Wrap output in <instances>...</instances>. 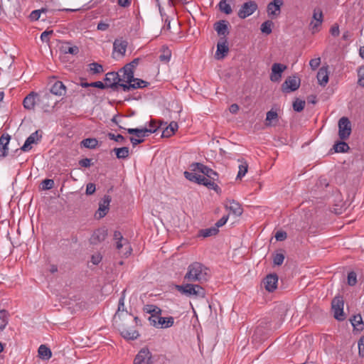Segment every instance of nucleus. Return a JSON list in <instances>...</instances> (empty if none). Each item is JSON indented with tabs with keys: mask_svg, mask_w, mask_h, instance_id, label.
Returning a JSON list of instances; mask_svg holds the SVG:
<instances>
[{
	"mask_svg": "<svg viewBox=\"0 0 364 364\" xmlns=\"http://www.w3.org/2000/svg\"><path fill=\"white\" fill-rule=\"evenodd\" d=\"M283 5L282 0H273L267 5V13L270 16H277L280 14L281 6Z\"/></svg>",
	"mask_w": 364,
	"mask_h": 364,
	"instance_id": "4be33fe9",
	"label": "nucleus"
},
{
	"mask_svg": "<svg viewBox=\"0 0 364 364\" xmlns=\"http://www.w3.org/2000/svg\"><path fill=\"white\" fill-rule=\"evenodd\" d=\"M278 277L276 274H268L264 279L266 290L272 292L277 287Z\"/></svg>",
	"mask_w": 364,
	"mask_h": 364,
	"instance_id": "a211bd4d",
	"label": "nucleus"
},
{
	"mask_svg": "<svg viewBox=\"0 0 364 364\" xmlns=\"http://www.w3.org/2000/svg\"><path fill=\"white\" fill-rule=\"evenodd\" d=\"M164 123L162 122H156V120H151L149 122V128H146V129H154V131L153 133H155L157 132V130L161 128Z\"/></svg>",
	"mask_w": 364,
	"mask_h": 364,
	"instance_id": "864d4df0",
	"label": "nucleus"
},
{
	"mask_svg": "<svg viewBox=\"0 0 364 364\" xmlns=\"http://www.w3.org/2000/svg\"><path fill=\"white\" fill-rule=\"evenodd\" d=\"M176 288L180 293L188 296H196L204 297L205 294L204 289L201 286L198 284H186L183 285H176Z\"/></svg>",
	"mask_w": 364,
	"mask_h": 364,
	"instance_id": "7ed1b4c3",
	"label": "nucleus"
},
{
	"mask_svg": "<svg viewBox=\"0 0 364 364\" xmlns=\"http://www.w3.org/2000/svg\"><path fill=\"white\" fill-rule=\"evenodd\" d=\"M171 57V52L168 48H164L162 53L159 56L161 61L168 62Z\"/></svg>",
	"mask_w": 364,
	"mask_h": 364,
	"instance_id": "09e8293b",
	"label": "nucleus"
},
{
	"mask_svg": "<svg viewBox=\"0 0 364 364\" xmlns=\"http://www.w3.org/2000/svg\"><path fill=\"white\" fill-rule=\"evenodd\" d=\"M65 90L66 87L61 81H56L50 88V92L58 96L65 95Z\"/></svg>",
	"mask_w": 364,
	"mask_h": 364,
	"instance_id": "cd10ccee",
	"label": "nucleus"
},
{
	"mask_svg": "<svg viewBox=\"0 0 364 364\" xmlns=\"http://www.w3.org/2000/svg\"><path fill=\"white\" fill-rule=\"evenodd\" d=\"M90 71L94 74L100 73L103 71L102 65L97 63H92L89 65Z\"/></svg>",
	"mask_w": 364,
	"mask_h": 364,
	"instance_id": "8fccbe9b",
	"label": "nucleus"
},
{
	"mask_svg": "<svg viewBox=\"0 0 364 364\" xmlns=\"http://www.w3.org/2000/svg\"><path fill=\"white\" fill-rule=\"evenodd\" d=\"M257 9V4L255 1H249L241 6L237 15L239 18L244 19L251 16Z\"/></svg>",
	"mask_w": 364,
	"mask_h": 364,
	"instance_id": "0eeeda50",
	"label": "nucleus"
},
{
	"mask_svg": "<svg viewBox=\"0 0 364 364\" xmlns=\"http://www.w3.org/2000/svg\"><path fill=\"white\" fill-rule=\"evenodd\" d=\"M219 232V230H217V228L211 227L210 228H206L200 230V235L207 237L213 235H215Z\"/></svg>",
	"mask_w": 364,
	"mask_h": 364,
	"instance_id": "c03bdc74",
	"label": "nucleus"
},
{
	"mask_svg": "<svg viewBox=\"0 0 364 364\" xmlns=\"http://www.w3.org/2000/svg\"><path fill=\"white\" fill-rule=\"evenodd\" d=\"M219 9L225 14H230L232 11V8L226 0H221L218 4Z\"/></svg>",
	"mask_w": 364,
	"mask_h": 364,
	"instance_id": "37998d69",
	"label": "nucleus"
},
{
	"mask_svg": "<svg viewBox=\"0 0 364 364\" xmlns=\"http://www.w3.org/2000/svg\"><path fill=\"white\" fill-rule=\"evenodd\" d=\"M105 81L106 86L110 87L113 90H117L118 87H121V85H125L124 83H121L122 78L120 75L115 72L107 73Z\"/></svg>",
	"mask_w": 364,
	"mask_h": 364,
	"instance_id": "6e6552de",
	"label": "nucleus"
},
{
	"mask_svg": "<svg viewBox=\"0 0 364 364\" xmlns=\"http://www.w3.org/2000/svg\"><path fill=\"white\" fill-rule=\"evenodd\" d=\"M338 136L341 140L347 139L351 134V123L348 117H343L338 121Z\"/></svg>",
	"mask_w": 364,
	"mask_h": 364,
	"instance_id": "423d86ee",
	"label": "nucleus"
},
{
	"mask_svg": "<svg viewBox=\"0 0 364 364\" xmlns=\"http://www.w3.org/2000/svg\"><path fill=\"white\" fill-rule=\"evenodd\" d=\"M38 94L34 92L29 93L23 100V105L25 109L31 110L33 109L36 105V99Z\"/></svg>",
	"mask_w": 364,
	"mask_h": 364,
	"instance_id": "a878e982",
	"label": "nucleus"
},
{
	"mask_svg": "<svg viewBox=\"0 0 364 364\" xmlns=\"http://www.w3.org/2000/svg\"><path fill=\"white\" fill-rule=\"evenodd\" d=\"M111 200L112 198L109 196L105 195L100 202L99 208L96 213V214H98L99 218H104L108 213Z\"/></svg>",
	"mask_w": 364,
	"mask_h": 364,
	"instance_id": "dca6fc26",
	"label": "nucleus"
},
{
	"mask_svg": "<svg viewBox=\"0 0 364 364\" xmlns=\"http://www.w3.org/2000/svg\"><path fill=\"white\" fill-rule=\"evenodd\" d=\"M316 77L319 85L323 87L326 86L328 82V68L326 67L321 68L318 71Z\"/></svg>",
	"mask_w": 364,
	"mask_h": 364,
	"instance_id": "bb28decb",
	"label": "nucleus"
},
{
	"mask_svg": "<svg viewBox=\"0 0 364 364\" xmlns=\"http://www.w3.org/2000/svg\"><path fill=\"white\" fill-rule=\"evenodd\" d=\"M152 355L147 348H141L136 354L133 364H152Z\"/></svg>",
	"mask_w": 364,
	"mask_h": 364,
	"instance_id": "9b49d317",
	"label": "nucleus"
},
{
	"mask_svg": "<svg viewBox=\"0 0 364 364\" xmlns=\"http://www.w3.org/2000/svg\"><path fill=\"white\" fill-rule=\"evenodd\" d=\"M270 331V321L268 318H264L260 321L258 326L255 328L252 338L255 341H260L264 339Z\"/></svg>",
	"mask_w": 364,
	"mask_h": 364,
	"instance_id": "39448f33",
	"label": "nucleus"
},
{
	"mask_svg": "<svg viewBox=\"0 0 364 364\" xmlns=\"http://www.w3.org/2000/svg\"><path fill=\"white\" fill-rule=\"evenodd\" d=\"M350 321L353 326L357 330H362L363 328L364 324L360 314L353 316Z\"/></svg>",
	"mask_w": 364,
	"mask_h": 364,
	"instance_id": "79ce46f5",
	"label": "nucleus"
},
{
	"mask_svg": "<svg viewBox=\"0 0 364 364\" xmlns=\"http://www.w3.org/2000/svg\"><path fill=\"white\" fill-rule=\"evenodd\" d=\"M272 26L273 23L271 21H266L261 25V31L264 34L269 35L272 31Z\"/></svg>",
	"mask_w": 364,
	"mask_h": 364,
	"instance_id": "a18cd8bd",
	"label": "nucleus"
},
{
	"mask_svg": "<svg viewBox=\"0 0 364 364\" xmlns=\"http://www.w3.org/2000/svg\"><path fill=\"white\" fill-rule=\"evenodd\" d=\"M229 218V215H224L219 220L217 221V223L215 224V227L217 228V230L219 229V228L223 227L228 221Z\"/></svg>",
	"mask_w": 364,
	"mask_h": 364,
	"instance_id": "bf43d9fd",
	"label": "nucleus"
},
{
	"mask_svg": "<svg viewBox=\"0 0 364 364\" xmlns=\"http://www.w3.org/2000/svg\"><path fill=\"white\" fill-rule=\"evenodd\" d=\"M139 61V58H135L129 63L127 64L124 68L129 70H134V68L136 67Z\"/></svg>",
	"mask_w": 364,
	"mask_h": 364,
	"instance_id": "052dcab7",
	"label": "nucleus"
},
{
	"mask_svg": "<svg viewBox=\"0 0 364 364\" xmlns=\"http://www.w3.org/2000/svg\"><path fill=\"white\" fill-rule=\"evenodd\" d=\"M149 85V82L134 77V80H133L132 82H130L129 84L121 85V87L122 88L123 91L128 92L131 89L143 88L147 87Z\"/></svg>",
	"mask_w": 364,
	"mask_h": 364,
	"instance_id": "aec40b11",
	"label": "nucleus"
},
{
	"mask_svg": "<svg viewBox=\"0 0 364 364\" xmlns=\"http://www.w3.org/2000/svg\"><path fill=\"white\" fill-rule=\"evenodd\" d=\"M284 255L282 253H276L273 255V263L274 265L279 266L282 264L284 260Z\"/></svg>",
	"mask_w": 364,
	"mask_h": 364,
	"instance_id": "603ef678",
	"label": "nucleus"
},
{
	"mask_svg": "<svg viewBox=\"0 0 364 364\" xmlns=\"http://www.w3.org/2000/svg\"><path fill=\"white\" fill-rule=\"evenodd\" d=\"M95 184L89 183L87 184L85 193L88 196L93 194L95 192Z\"/></svg>",
	"mask_w": 364,
	"mask_h": 364,
	"instance_id": "e2e57ef3",
	"label": "nucleus"
},
{
	"mask_svg": "<svg viewBox=\"0 0 364 364\" xmlns=\"http://www.w3.org/2000/svg\"><path fill=\"white\" fill-rule=\"evenodd\" d=\"M119 129H123L127 130V132L129 134H132V136H130L129 140L133 146H136V145L141 144L144 141V138L148 136L150 134H152L154 131V129H146V127L144 128H129L125 129L121 126L119 127Z\"/></svg>",
	"mask_w": 364,
	"mask_h": 364,
	"instance_id": "f03ea898",
	"label": "nucleus"
},
{
	"mask_svg": "<svg viewBox=\"0 0 364 364\" xmlns=\"http://www.w3.org/2000/svg\"><path fill=\"white\" fill-rule=\"evenodd\" d=\"M174 319L173 317H161L160 316L158 321L157 328H166L173 325Z\"/></svg>",
	"mask_w": 364,
	"mask_h": 364,
	"instance_id": "2f4dec72",
	"label": "nucleus"
},
{
	"mask_svg": "<svg viewBox=\"0 0 364 364\" xmlns=\"http://www.w3.org/2000/svg\"><path fill=\"white\" fill-rule=\"evenodd\" d=\"M120 331L121 335L126 339L134 340L139 336V332L134 328H122Z\"/></svg>",
	"mask_w": 364,
	"mask_h": 364,
	"instance_id": "7c9ffc66",
	"label": "nucleus"
},
{
	"mask_svg": "<svg viewBox=\"0 0 364 364\" xmlns=\"http://www.w3.org/2000/svg\"><path fill=\"white\" fill-rule=\"evenodd\" d=\"M210 276V270L208 267L200 262H194L188 266L184 279L189 282L202 284L207 282Z\"/></svg>",
	"mask_w": 364,
	"mask_h": 364,
	"instance_id": "f257e3e1",
	"label": "nucleus"
},
{
	"mask_svg": "<svg viewBox=\"0 0 364 364\" xmlns=\"http://www.w3.org/2000/svg\"><path fill=\"white\" fill-rule=\"evenodd\" d=\"M228 26L229 23L227 21L220 20L214 23V29L218 36H223V38H225L230 33Z\"/></svg>",
	"mask_w": 364,
	"mask_h": 364,
	"instance_id": "6ab92c4d",
	"label": "nucleus"
},
{
	"mask_svg": "<svg viewBox=\"0 0 364 364\" xmlns=\"http://www.w3.org/2000/svg\"><path fill=\"white\" fill-rule=\"evenodd\" d=\"M198 183L203 185L210 189L215 190L217 192L218 190H220L219 186L215 183L212 181L211 178H206L205 176L203 175H200V176L199 177V181Z\"/></svg>",
	"mask_w": 364,
	"mask_h": 364,
	"instance_id": "c85d7f7f",
	"label": "nucleus"
},
{
	"mask_svg": "<svg viewBox=\"0 0 364 364\" xmlns=\"http://www.w3.org/2000/svg\"><path fill=\"white\" fill-rule=\"evenodd\" d=\"M107 136H108L109 139L114 140V141H115L117 142L122 143V142H124V141L125 139L124 137L122 135H121V134L115 135V134H114L112 133H108Z\"/></svg>",
	"mask_w": 364,
	"mask_h": 364,
	"instance_id": "13d9d810",
	"label": "nucleus"
},
{
	"mask_svg": "<svg viewBox=\"0 0 364 364\" xmlns=\"http://www.w3.org/2000/svg\"><path fill=\"white\" fill-rule=\"evenodd\" d=\"M300 86V79L296 77L287 78L282 85L284 92H290L296 90Z\"/></svg>",
	"mask_w": 364,
	"mask_h": 364,
	"instance_id": "ddd939ff",
	"label": "nucleus"
},
{
	"mask_svg": "<svg viewBox=\"0 0 364 364\" xmlns=\"http://www.w3.org/2000/svg\"><path fill=\"white\" fill-rule=\"evenodd\" d=\"M359 354L364 357V337L362 338L358 343Z\"/></svg>",
	"mask_w": 364,
	"mask_h": 364,
	"instance_id": "774afa93",
	"label": "nucleus"
},
{
	"mask_svg": "<svg viewBox=\"0 0 364 364\" xmlns=\"http://www.w3.org/2000/svg\"><path fill=\"white\" fill-rule=\"evenodd\" d=\"M38 352L39 357L43 360H48L52 355L50 348L46 347L45 345H41Z\"/></svg>",
	"mask_w": 364,
	"mask_h": 364,
	"instance_id": "4c0bfd02",
	"label": "nucleus"
},
{
	"mask_svg": "<svg viewBox=\"0 0 364 364\" xmlns=\"http://www.w3.org/2000/svg\"><path fill=\"white\" fill-rule=\"evenodd\" d=\"M144 312L151 314V316H160L161 309L154 304H146L143 308Z\"/></svg>",
	"mask_w": 364,
	"mask_h": 364,
	"instance_id": "473e14b6",
	"label": "nucleus"
},
{
	"mask_svg": "<svg viewBox=\"0 0 364 364\" xmlns=\"http://www.w3.org/2000/svg\"><path fill=\"white\" fill-rule=\"evenodd\" d=\"M229 48L227 44V41L224 38H220V41L217 44V50L215 55V58L217 60L223 59L228 53Z\"/></svg>",
	"mask_w": 364,
	"mask_h": 364,
	"instance_id": "2eb2a0df",
	"label": "nucleus"
},
{
	"mask_svg": "<svg viewBox=\"0 0 364 364\" xmlns=\"http://www.w3.org/2000/svg\"><path fill=\"white\" fill-rule=\"evenodd\" d=\"M349 149L348 144L343 141H338L333 145V149L336 153H345L347 152Z\"/></svg>",
	"mask_w": 364,
	"mask_h": 364,
	"instance_id": "a19ab883",
	"label": "nucleus"
},
{
	"mask_svg": "<svg viewBox=\"0 0 364 364\" xmlns=\"http://www.w3.org/2000/svg\"><path fill=\"white\" fill-rule=\"evenodd\" d=\"M323 22V13L320 9H314L312 20L309 23V30L312 33H317L319 31Z\"/></svg>",
	"mask_w": 364,
	"mask_h": 364,
	"instance_id": "1a4fd4ad",
	"label": "nucleus"
},
{
	"mask_svg": "<svg viewBox=\"0 0 364 364\" xmlns=\"http://www.w3.org/2000/svg\"><path fill=\"white\" fill-rule=\"evenodd\" d=\"M191 167L193 171L200 172L204 174L203 176H206V178L213 180H215V177L218 176L215 171L200 163L193 164Z\"/></svg>",
	"mask_w": 364,
	"mask_h": 364,
	"instance_id": "f8f14e48",
	"label": "nucleus"
},
{
	"mask_svg": "<svg viewBox=\"0 0 364 364\" xmlns=\"http://www.w3.org/2000/svg\"><path fill=\"white\" fill-rule=\"evenodd\" d=\"M53 0H46V7H44V8H42L41 9H38V10H34L33 11L31 14H30V18L31 20H33V21H37L41 17V14L42 13H46L47 11H48V9L47 8V6L48 5L49 3L52 2Z\"/></svg>",
	"mask_w": 364,
	"mask_h": 364,
	"instance_id": "f704fd0d",
	"label": "nucleus"
},
{
	"mask_svg": "<svg viewBox=\"0 0 364 364\" xmlns=\"http://www.w3.org/2000/svg\"><path fill=\"white\" fill-rule=\"evenodd\" d=\"M320 63H321V58H316L311 59L310 60L309 65L311 66L312 70H316L318 68Z\"/></svg>",
	"mask_w": 364,
	"mask_h": 364,
	"instance_id": "680f3d73",
	"label": "nucleus"
},
{
	"mask_svg": "<svg viewBox=\"0 0 364 364\" xmlns=\"http://www.w3.org/2000/svg\"><path fill=\"white\" fill-rule=\"evenodd\" d=\"M127 46L128 42L126 40L122 38L115 39L113 43L114 51L117 52L121 55L124 56L126 53Z\"/></svg>",
	"mask_w": 364,
	"mask_h": 364,
	"instance_id": "393cba45",
	"label": "nucleus"
},
{
	"mask_svg": "<svg viewBox=\"0 0 364 364\" xmlns=\"http://www.w3.org/2000/svg\"><path fill=\"white\" fill-rule=\"evenodd\" d=\"M357 283V275L354 272L348 274V284L349 286H355Z\"/></svg>",
	"mask_w": 364,
	"mask_h": 364,
	"instance_id": "6e6d98bb",
	"label": "nucleus"
},
{
	"mask_svg": "<svg viewBox=\"0 0 364 364\" xmlns=\"http://www.w3.org/2000/svg\"><path fill=\"white\" fill-rule=\"evenodd\" d=\"M120 73H123L122 78V82H126L127 84H129L134 80V70H126L125 68H122L120 70Z\"/></svg>",
	"mask_w": 364,
	"mask_h": 364,
	"instance_id": "c9c22d12",
	"label": "nucleus"
},
{
	"mask_svg": "<svg viewBox=\"0 0 364 364\" xmlns=\"http://www.w3.org/2000/svg\"><path fill=\"white\" fill-rule=\"evenodd\" d=\"M102 257L100 254L93 255L91 257V262L93 264H98L102 261Z\"/></svg>",
	"mask_w": 364,
	"mask_h": 364,
	"instance_id": "338daca9",
	"label": "nucleus"
},
{
	"mask_svg": "<svg viewBox=\"0 0 364 364\" xmlns=\"http://www.w3.org/2000/svg\"><path fill=\"white\" fill-rule=\"evenodd\" d=\"M41 138V136L38 135V131H36L26 139L21 149L25 152L29 151L32 149L31 145L33 144H37Z\"/></svg>",
	"mask_w": 364,
	"mask_h": 364,
	"instance_id": "412c9836",
	"label": "nucleus"
},
{
	"mask_svg": "<svg viewBox=\"0 0 364 364\" xmlns=\"http://www.w3.org/2000/svg\"><path fill=\"white\" fill-rule=\"evenodd\" d=\"M9 314L6 310L0 309V330H4L9 323Z\"/></svg>",
	"mask_w": 364,
	"mask_h": 364,
	"instance_id": "58836bf2",
	"label": "nucleus"
},
{
	"mask_svg": "<svg viewBox=\"0 0 364 364\" xmlns=\"http://www.w3.org/2000/svg\"><path fill=\"white\" fill-rule=\"evenodd\" d=\"M343 301L341 297L334 298L331 302L334 317L338 321H343L346 318L343 313Z\"/></svg>",
	"mask_w": 364,
	"mask_h": 364,
	"instance_id": "9d476101",
	"label": "nucleus"
},
{
	"mask_svg": "<svg viewBox=\"0 0 364 364\" xmlns=\"http://www.w3.org/2000/svg\"><path fill=\"white\" fill-rule=\"evenodd\" d=\"M60 50L65 54L69 53L74 55L79 53L78 47L76 46H70V42H66L65 44H63L60 48Z\"/></svg>",
	"mask_w": 364,
	"mask_h": 364,
	"instance_id": "72a5a7b5",
	"label": "nucleus"
},
{
	"mask_svg": "<svg viewBox=\"0 0 364 364\" xmlns=\"http://www.w3.org/2000/svg\"><path fill=\"white\" fill-rule=\"evenodd\" d=\"M81 145L85 148L94 149L98 145V141L95 138H87L81 141Z\"/></svg>",
	"mask_w": 364,
	"mask_h": 364,
	"instance_id": "ea45409f",
	"label": "nucleus"
},
{
	"mask_svg": "<svg viewBox=\"0 0 364 364\" xmlns=\"http://www.w3.org/2000/svg\"><path fill=\"white\" fill-rule=\"evenodd\" d=\"M54 181L53 179L46 178L41 183L43 190H50L54 186Z\"/></svg>",
	"mask_w": 364,
	"mask_h": 364,
	"instance_id": "5fc2aeb1",
	"label": "nucleus"
},
{
	"mask_svg": "<svg viewBox=\"0 0 364 364\" xmlns=\"http://www.w3.org/2000/svg\"><path fill=\"white\" fill-rule=\"evenodd\" d=\"M107 236V230L105 228H101L96 230L90 237V241L92 245H98L103 242Z\"/></svg>",
	"mask_w": 364,
	"mask_h": 364,
	"instance_id": "f3484780",
	"label": "nucleus"
},
{
	"mask_svg": "<svg viewBox=\"0 0 364 364\" xmlns=\"http://www.w3.org/2000/svg\"><path fill=\"white\" fill-rule=\"evenodd\" d=\"M358 81L360 86L364 88V65L359 68L358 70Z\"/></svg>",
	"mask_w": 364,
	"mask_h": 364,
	"instance_id": "4d7b16f0",
	"label": "nucleus"
},
{
	"mask_svg": "<svg viewBox=\"0 0 364 364\" xmlns=\"http://www.w3.org/2000/svg\"><path fill=\"white\" fill-rule=\"evenodd\" d=\"M287 69V66L275 63L272 66V73L270 74V80L272 82H279L282 78V73Z\"/></svg>",
	"mask_w": 364,
	"mask_h": 364,
	"instance_id": "4468645a",
	"label": "nucleus"
},
{
	"mask_svg": "<svg viewBox=\"0 0 364 364\" xmlns=\"http://www.w3.org/2000/svg\"><path fill=\"white\" fill-rule=\"evenodd\" d=\"M53 31H43L41 35V40L43 42H48L49 41V36L53 34Z\"/></svg>",
	"mask_w": 364,
	"mask_h": 364,
	"instance_id": "0e129e2a",
	"label": "nucleus"
},
{
	"mask_svg": "<svg viewBox=\"0 0 364 364\" xmlns=\"http://www.w3.org/2000/svg\"><path fill=\"white\" fill-rule=\"evenodd\" d=\"M184 176L186 178L189 180L190 181L196 182L198 183L199 181V177L200 176V174H197L196 173L189 172V171H185Z\"/></svg>",
	"mask_w": 364,
	"mask_h": 364,
	"instance_id": "3c124183",
	"label": "nucleus"
},
{
	"mask_svg": "<svg viewBox=\"0 0 364 364\" xmlns=\"http://www.w3.org/2000/svg\"><path fill=\"white\" fill-rule=\"evenodd\" d=\"M113 239L115 241L116 248L119 252L124 257H128L132 252V248L129 242L126 238H124L119 231H114Z\"/></svg>",
	"mask_w": 364,
	"mask_h": 364,
	"instance_id": "20e7f679",
	"label": "nucleus"
},
{
	"mask_svg": "<svg viewBox=\"0 0 364 364\" xmlns=\"http://www.w3.org/2000/svg\"><path fill=\"white\" fill-rule=\"evenodd\" d=\"M305 104L304 100L296 98L293 102V109L295 112H300L304 109Z\"/></svg>",
	"mask_w": 364,
	"mask_h": 364,
	"instance_id": "49530a36",
	"label": "nucleus"
},
{
	"mask_svg": "<svg viewBox=\"0 0 364 364\" xmlns=\"http://www.w3.org/2000/svg\"><path fill=\"white\" fill-rule=\"evenodd\" d=\"M239 171L237 175V179H242V177H244L247 172L248 170V165L246 162L242 163L239 166Z\"/></svg>",
	"mask_w": 364,
	"mask_h": 364,
	"instance_id": "de8ad7c7",
	"label": "nucleus"
},
{
	"mask_svg": "<svg viewBox=\"0 0 364 364\" xmlns=\"http://www.w3.org/2000/svg\"><path fill=\"white\" fill-rule=\"evenodd\" d=\"M11 136L8 134H3L0 137V159H4L8 154V144Z\"/></svg>",
	"mask_w": 364,
	"mask_h": 364,
	"instance_id": "5701e85b",
	"label": "nucleus"
},
{
	"mask_svg": "<svg viewBox=\"0 0 364 364\" xmlns=\"http://www.w3.org/2000/svg\"><path fill=\"white\" fill-rule=\"evenodd\" d=\"M278 120V114L276 111L271 109L267 112L265 119V125L267 127L274 126Z\"/></svg>",
	"mask_w": 364,
	"mask_h": 364,
	"instance_id": "c756f323",
	"label": "nucleus"
},
{
	"mask_svg": "<svg viewBox=\"0 0 364 364\" xmlns=\"http://www.w3.org/2000/svg\"><path fill=\"white\" fill-rule=\"evenodd\" d=\"M287 237V232L284 231H277L275 234V238L277 241H283Z\"/></svg>",
	"mask_w": 364,
	"mask_h": 364,
	"instance_id": "69168bd1",
	"label": "nucleus"
},
{
	"mask_svg": "<svg viewBox=\"0 0 364 364\" xmlns=\"http://www.w3.org/2000/svg\"><path fill=\"white\" fill-rule=\"evenodd\" d=\"M113 151L115 152L116 156L119 159H124L129 156V149L127 146L121 148H114Z\"/></svg>",
	"mask_w": 364,
	"mask_h": 364,
	"instance_id": "e433bc0d",
	"label": "nucleus"
},
{
	"mask_svg": "<svg viewBox=\"0 0 364 364\" xmlns=\"http://www.w3.org/2000/svg\"><path fill=\"white\" fill-rule=\"evenodd\" d=\"M225 207L235 215L240 216L242 214L241 205L235 200H228L225 204Z\"/></svg>",
	"mask_w": 364,
	"mask_h": 364,
	"instance_id": "b1692460",
	"label": "nucleus"
}]
</instances>
